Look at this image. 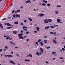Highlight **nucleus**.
<instances>
[{
    "label": "nucleus",
    "instance_id": "f257e3e1",
    "mask_svg": "<svg viewBox=\"0 0 65 65\" xmlns=\"http://www.w3.org/2000/svg\"><path fill=\"white\" fill-rule=\"evenodd\" d=\"M15 16H16V17H15ZM20 17V15H18V14H16V15H15V14H14L13 15V18H15V19L17 18V17H18L19 18Z\"/></svg>",
    "mask_w": 65,
    "mask_h": 65
},
{
    "label": "nucleus",
    "instance_id": "f03ea898",
    "mask_svg": "<svg viewBox=\"0 0 65 65\" xmlns=\"http://www.w3.org/2000/svg\"><path fill=\"white\" fill-rule=\"evenodd\" d=\"M44 22L45 23H48V20L47 19H45L44 20Z\"/></svg>",
    "mask_w": 65,
    "mask_h": 65
},
{
    "label": "nucleus",
    "instance_id": "7ed1b4c3",
    "mask_svg": "<svg viewBox=\"0 0 65 65\" xmlns=\"http://www.w3.org/2000/svg\"><path fill=\"white\" fill-rule=\"evenodd\" d=\"M40 50L41 52H42V53H43L44 52V50L42 48H40Z\"/></svg>",
    "mask_w": 65,
    "mask_h": 65
},
{
    "label": "nucleus",
    "instance_id": "20e7f679",
    "mask_svg": "<svg viewBox=\"0 0 65 65\" xmlns=\"http://www.w3.org/2000/svg\"><path fill=\"white\" fill-rule=\"evenodd\" d=\"M44 14H40L38 15V17H43L44 16Z\"/></svg>",
    "mask_w": 65,
    "mask_h": 65
},
{
    "label": "nucleus",
    "instance_id": "39448f33",
    "mask_svg": "<svg viewBox=\"0 0 65 65\" xmlns=\"http://www.w3.org/2000/svg\"><path fill=\"white\" fill-rule=\"evenodd\" d=\"M10 63H12L13 65H15V63L14 62H13V61L12 60H10Z\"/></svg>",
    "mask_w": 65,
    "mask_h": 65
},
{
    "label": "nucleus",
    "instance_id": "423d86ee",
    "mask_svg": "<svg viewBox=\"0 0 65 65\" xmlns=\"http://www.w3.org/2000/svg\"><path fill=\"white\" fill-rule=\"evenodd\" d=\"M53 42V43H55V44H57V41L54 39H53L52 40Z\"/></svg>",
    "mask_w": 65,
    "mask_h": 65
},
{
    "label": "nucleus",
    "instance_id": "0eeeda50",
    "mask_svg": "<svg viewBox=\"0 0 65 65\" xmlns=\"http://www.w3.org/2000/svg\"><path fill=\"white\" fill-rule=\"evenodd\" d=\"M31 2L30 1V0H28V1H27L26 2V3H31Z\"/></svg>",
    "mask_w": 65,
    "mask_h": 65
},
{
    "label": "nucleus",
    "instance_id": "6e6552de",
    "mask_svg": "<svg viewBox=\"0 0 65 65\" xmlns=\"http://www.w3.org/2000/svg\"><path fill=\"white\" fill-rule=\"evenodd\" d=\"M48 21H49V22H52V19H49L48 20Z\"/></svg>",
    "mask_w": 65,
    "mask_h": 65
},
{
    "label": "nucleus",
    "instance_id": "1a4fd4ad",
    "mask_svg": "<svg viewBox=\"0 0 65 65\" xmlns=\"http://www.w3.org/2000/svg\"><path fill=\"white\" fill-rule=\"evenodd\" d=\"M0 27L1 28H2V29H4V28H3L2 25L1 23H0Z\"/></svg>",
    "mask_w": 65,
    "mask_h": 65
},
{
    "label": "nucleus",
    "instance_id": "9d476101",
    "mask_svg": "<svg viewBox=\"0 0 65 65\" xmlns=\"http://www.w3.org/2000/svg\"><path fill=\"white\" fill-rule=\"evenodd\" d=\"M7 25L8 26H11V24H10L9 23H7Z\"/></svg>",
    "mask_w": 65,
    "mask_h": 65
},
{
    "label": "nucleus",
    "instance_id": "9b49d317",
    "mask_svg": "<svg viewBox=\"0 0 65 65\" xmlns=\"http://www.w3.org/2000/svg\"><path fill=\"white\" fill-rule=\"evenodd\" d=\"M42 41L41 42H40L39 44H41V45L42 46H43V43H42Z\"/></svg>",
    "mask_w": 65,
    "mask_h": 65
},
{
    "label": "nucleus",
    "instance_id": "f8f14e48",
    "mask_svg": "<svg viewBox=\"0 0 65 65\" xmlns=\"http://www.w3.org/2000/svg\"><path fill=\"white\" fill-rule=\"evenodd\" d=\"M57 21L58 22H60L61 21V20H60V19H57Z\"/></svg>",
    "mask_w": 65,
    "mask_h": 65
},
{
    "label": "nucleus",
    "instance_id": "ddd939ff",
    "mask_svg": "<svg viewBox=\"0 0 65 65\" xmlns=\"http://www.w3.org/2000/svg\"><path fill=\"white\" fill-rule=\"evenodd\" d=\"M36 54L37 56H40V55L39 54V52H36Z\"/></svg>",
    "mask_w": 65,
    "mask_h": 65
},
{
    "label": "nucleus",
    "instance_id": "4468645a",
    "mask_svg": "<svg viewBox=\"0 0 65 65\" xmlns=\"http://www.w3.org/2000/svg\"><path fill=\"white\" fill-rule=\"evenodd\" d=\"M24 61H28V62H30V60L28 59H25L24 60Z\"/></svg>",
    "mask_w": 65,
    "mask_h": 65
},
{
    "label": "nucleus",
    "instance_id": "2eb2a0df",
    "mask_svg": "<svg viewBox=\"0 0 65 65\" xmlns=\"http://www.w3.org/2000/svg\"><path fill=\"white\" fill-rule=\"evenodd\" d=\"M50 34H56V32H54V33H53L52 32H50Z\"/></svg>",
    "mask_w": 65,
    "mask_h": 65
},
{
    "label": "nucleus",
    "instance_id": "dca6fc26",
    "mask_svg": "<svg viewBox=\"0 0 65 65\" xmlns=\"http://www.w3.org/2000/svg\"><path fill=\"white\" fill-rule=\"evenodd\" d=\"M12 28V27L11 26L9 27H7V29H11Z\"/></svg>",
    "mask_w": 65,
    "mask_h": 65
},
{
    "label": "nucleus",
    "instance_id": "f3484780",
    "mask_svg": "<svg viewBox=\"0 0 65 65\" xmlns=\"http://www.w3.org/2000/svg\"><path fill=\"white\" fill-rule=\"evenodd\" d=\"M7 57H13V56H12V55H7Z\"/></svg>",
    "mask_w": 65,
    "mask_h": 65
},
{
    "label": "nucleus",
    "instance_id": "a211bd4d",
    "mask_svg": "<svg viewBox=\"0 0 65 65\" xmlns=\"http://www.w3.org/2000/svg\"><path fill=\"white\" fill-rule=\"evenodd\" d=\"M49 26H47L46 27H45V29H48L49 28Z\"/></svg>",
    "mask_w": 65,
    "mask_h": 65
},
{
    "label": "nucleus",
    "instance_id": "6ab92c4d",
    "mask_svg": "<svg viewBox=\"0 0 65 65\" xmlns=\"http://www.w3.org/2000/svg\"><path fill=\"white\" fill-rule=\"evenodd\" d=\"M29 56H30V57L32 58V55L31 54H29Z\"/></svg>",
    "mask_w": 65,
    "mask_h": 65
},
{
    "label": "nucleus",
    "instance_id": "aec40b11",
    "mask_svg": "<svg viewBox=\"0 0 65 65\" xmlns=\"http://www.w3.org/2000/svg\"><path fill=\"white\" fill-rule=\"evenodd\" d=\"M20 39H24V38L23 37H19Z\"/></svg>",
    "mask_w": 65,
    "mask_h": 65
},
{
    "label": "nucleus",
    "instance_id": "412c9836",
    "mask_svg": "<svg viewBox=\"0 0 65 65\" xmlns=\"http://www.w3.org/2000/svg\"><path fill=\"white\" fill-rule=\"evenodd\" d=\"M36 29H37V30L38 31H39V27H37L36 28Z\"/></svg>",
    "mask_w": 65,
    "mask_h": 65
},
{
    "label": "nucleus",
    "instance_id": "4be33fe9",
    "mask_svg": "<svg viewBox=\"0 0 65 65\" xmlns=\"http://www.w3.org/2000/svg\"><path fill=\"white\" fill-rule=\"evenodd\" d=\"M14 24H18V23L17 22H14Z\"/></svg>",
    "mask_w": 65,
    "mask_h": 65
},
{
    "label": "nucleus",
    "instance_id": "5701e85b",
    "mask_svg": "<svg viewBox=\"0 0 65 65\" xmlns=\"http://www.w3.org/2000/svg\"><path fill=\"white\" fill-rule=\"evenodd\" d=\"M44 42L45 44H46L47 43V41H46V40H45L44 41Z\"/></svg>",
    "mask_w": 65,
    "mask_h": 65
},
{
    "label": "nucleus",
    "instance_id": "b1692460",
    "mask_svg": "<svg viewBox=\"0 0 65 65\" xmlns=\"http://www.w3.org/2000/svg\"><path fill=\"white\" fill-rule=\"evenodd\" d=\"M46 4L45 3H43L42 4V5L43 6H45Z\"/></svg>",
    "mask_w": 65,
    "mask_h": 65
},
{
    "label": "nucleus",
    "instance_id": "393cba45",
    "mask_svg": "<svg viewBox=\"0 0 65 65\" xmlns=\"http://www.w3.org/2000/svg\"><path fill=\"white\" fill-rule=\"evenodd\" d=\"M43 2H44L45 3H47V1H45L44 0H43Z\"/></svg>",
    "mask_w": 65,
    "mask_h": 65
},
{
    "label": "nucleus",
    "instance_id": "a878e982",
    "mask_svg": "<svg viewBox=\"0 0 65 65\" xmlns=\"http://www.w3.org/2000/svg\"><path fill=\"white\" fill-rule=\"evenodd\" d=\"M10 43H11V44H13L14 45H15V44L13 43V42H12V41H10Z\"/></svg>",
    "mask_w": 65,
    "mask_h": 65
},
{
    "label": "nucleus",
    "instance_id": "bb28decb",
    "mask_svg": "<svg viewBox=\"0 0 65 65\" xmlns=\"http://www.w3.org/2000/svg\"><path fill=\"white\" fill-rule=\"evenodd\" d=\"M28 19L29 20H30V21H32V19H31V18H29Z\"/></svg>",
    "mask_w": 65,
    "mask_h": 65
},
{
    "label": "nucleus",
    "instance_id": "cd10ccee",
    "mask_svg": "<svg viewBox=\"0 0 65 65\" xmlns=\"http://www.w3.org/2000/svg\"><path fill=\"white\" fill-rule=\"evenodd\" d=\"M26 28H27V27H26L25 26H23V27H22V29H26Z\"/></svg>",
    "mask_w": 65,
    "mask_h": 65
},
{
    "label": "nucleus",
    "instance_id": "c85d7f7f",
    "mask_svg": "<svg viewBox=\"0 0 65 65\" xmlns=\"http://www.w3.org/2000/svg\"><path fill=\"white\" fill-rule=\"evenodd\" d=\"M10 37L9 36H8V37H6V39L7 40H8V39L10 38Z\"/></svg>",
    "mask_w": 65,
    "mask_h": 65
},
{
    "label": "nucleus",
    "instance_id": "c756f323",
    "mask_svg": "<svg viewBox=\"0 0 65 65\" xmlns=\"http://www.w3.org/2000/svg\"><path fill=\"white\" fill-rule=\"evenodd\" d=\"M19 34L21 36H22L23 34Z\"/></svg>",
    "mask_w": 65,
    "mask_h": 65
},
{
    "label": "nucleus",
    "instance_id": "7c9ffc66",
    "mask_svg": "<svg viewBox=\"0 0 65 65\" xmlns=\"http://www.w3.org/2000/svg\"><path fill=\"white\" fill-rule=\"evenodd\" d=\"M52 54H55L56 53L55 52H52Z\"/></svg>",
    "mask_w": 65,
    "mask_h": 65
},
{
    "label": "nucleus",
    "instance_id": "2f4dec72",
    "mask_svg": "<svg viewBox=\"0 0 65 65\" xmlns=\"http://www.w3.org/2000/svg\"><path fill=\"white\" fill-rule=\"evenodd\" d=\"M13 33L14 34H17V32L16 31H13Z\"/></svg>",
    "mask_w": 65,
    "mask_h": 65
},
{
    "label": "nucleus",
    "instance_id": "473e14b6",
    "mask_svg": "<svg viewBox=\"0 0 65 65\" xmlns=\"http://www.w3.org/2000/svg\"><path fill=\"white\" fill-rule=\"evenodd\" d=\"M55 13H56V14H58V12L57 11H56L55 12Z\"/></svg>",
    "mask_w": 65,
    "mask_h": 65
},
{
    "label": "nucleus",
    "instance_id": "72a5a7b5",
    "mask_svg": "<svg viewBox=\"0 0 65 65\" xmlns=\"http://www.w3.org/2000/svg\"><path fill=\"white\" fill-rule=\"evenodd\" d=\"M34 32H35V33H37V31H33Z\"/></svg>",
    "mask_w": 65,
    "mask_h": 65
},
{
    "label": "nucleus",
    "instance_id": "f704fd0d",
    "mask_svg": "<svg viewBox=\"0 0 65 65\" xmlns=\"http://www.w3.org/2000/svg\"><path fill=\"white\" fill-rule=\"evenodd\" d=\"M44 37L46 39V38H47V36H44Z\"/></svg>",
    "mask_w": 65,
    "mask_h": 65
},
{
    "label": "nucleus",
    "instance_id": "c9c22d12",
    "mask_svg": "<svg viewBox=\"0 0 65 65\" xmlns=\"http://www.w3.org/2000/svg\"><path fill=\"white\" fill-rule=\"evenodd\" d=\"M5 48L6 49H8V47H7L6 46H5Z\"/></svg>",
    "mask_w": 65,
    "mask_h": 65
},
{
    "label": "nucleus",
    "instance_id": "e433bc0d",
    "mask_svg": "<svg viewBox=\"0 0 65 65\" xmlns=\"http://www.w3.org/2000/svg\"><path fill=\"white\" fill-rule=\"evenodd\" d=\"M62 50H63V51H64L65 50V48H62Z\"/></svg>",
    "mask_w": 65,
    "mask_h": 65
},
{
    "label": "nucleus",
    "instance_id": "4c0bfd02",
    "mask_svg": "<svg viewBox=\"0 0 65 65\" xmlns=\"http://www.w3.org/2000/svg\"><path fill=\"white\" fill-rule=\"evenodd\" d=\"M6 20V19L5 18H4L3 19H2V21H4V20Z\"/></svg>",
    "mask_w": 65,
    "mask_h": 65
},
{
    "label": "nucleus",
    "instance_id": "58836bf2",
    "mask_svg": "<svg viewBox=\"0 0 65 65\" xmlns=\"http://www.w3.org/2000/svg\"><path fill=\"white\" fill-rule=\"evenodd\" d=\"M14 12H15V10H14L13 11H12L11 12L12 13H14Z\"/></svg>",
    "mask_w": 65,
    "mask_h": 65
},
{
    "label": "nucleus",
    "instance_id": "ea45409f",
    "mask_svg": "<svg viewBox=\"0 0 65 65\" xmlns=\"http://www.w3.org/2000/svg\"><path fill=\"white\" fill-rule=\"evenodd\" d=\"M21 25H24V24L22 23H21Z\"/></svg>",
    "mask_w": 65,
    "mask_h": 65
},
{
    "label": "nucleus",
    "instance_id": "a19ab883",
    "mask_svg": "<svg viewBox=\"0 0 65 65\" xmlns=\"http://www.w3.org/2000/svg\"><path fill=\"white\" fill-rule=\"evenodd\" d=\"M17 11L18 12H20V10H18Z\"/></svg>",
    "mask_w": 65,
    "mask_h": 65
},
{
    "label": "nucleus",
    "instance_id": "79ce46f5",
    "mask_svg": "<svg viewBox=\"0 0 65 65\" xmlns=\"http://www.w3.org/2000/svg\"><path fill=\"white\" fill-rule=\"evenodd\" d=\"M12 40V39L11 38H10H10H9V40Z\"/></svg>",
    "mask_w": 65,
    "mask_h": 65
},
{
    "label": "nucleus",
    "instance_id": "37998d69",
    "mask_svg": "<svg viewBox=\"0 0 65 65\" xmlns=\"http://www.w3.org/2000/svg\"><path fill=\"white\" fill-rule=\"evenodd\" d=\"M47 5L48 6H50V4L49 3H48L47 4Z\"/></svg>",
    "mask_w": 65,
    "mask_h": 65
},
{
    "label": "nucleus",
    "instance_id": "c03bdc74",
    "mask_svg": "<svg viewBox=\"0 0 65 65\" xmlns=\"http://www.w3.org/2000/svg\"><path fill=\"white\" fill-rule=\"evenodd\" d=\"M57 7H61V6L60 5H58V6H57Z\"/></svg>",
    "mask_w": 65,
    "mask_h": 65
},
{
    "label": "nucleus",
    "instance_id": "a18cd8bd",
    "mask_svg": "<svg viewBox=\"0 0 65 65\" xmlns=\"http://www.w3.org/2000/svg\"><path fill=\"white\" fill-rule=\"evenodd\" d=\"M50 48V47H47V49H48L49 48Z\"/></svg>",
    "mask_w": 65,
    "mask_h": 65
},
{
    "label": "nucleus",
    "instance_id": "49530a36",
    "mask_svg": "<svg viewBox=\"0 0 65 65\" xmlns=\"http://www.w3.org/2000/svg\"><path fill=\"white\" fill-rule=\"evenodd\" d=\"M16 55L17 56V57H19V55H18V54H16Z\"/></svg>",
    "mask_w": 65,
    "mask_h": 65
},
{
    "label": "nucleus",
    "instance_id": "de8ad7c7",
    "mask_svg": "<svg viewBox=\"0 0 65 65\" xmlns=\"http://www.w3.org/2000/svg\"><path fill=\"white\" fill-rule=\"evenodd\" d=\"M18 12L17 11H15V14H17V12Z\"/></svg>",
    "mask_w": 65,
    "mask_h": 65
},
{
    "label": "nucleus",
    "instance_id": "09e8293b",
    "mask_svg": "<svg viewBox=\"0 0 65 65\" xmlns=\"http://www.w3.org/2000/svg\"><path fill=\"white\" fill-rule=\"evenodd\" d=\"M24 22H25V23H26L27 22L26 20H24Z\"/></svg>",
    "mask_w": 65,
    "mask_h": 65
},
{
    "label": "nucleus",
    "instance_id": "8fccbe9b",
    "mask_svg": "<svg viewBox=\"0 0 65 65\" xmlns=\"http://www.w3.org/2000/svg\"><path fill=\"white\" fill-rule=\"evenodd\" d=\"M29 32H26V33L27 34H29Z\"/></svg>",
    "mask_w": 65,
    "mask_h": 65
},
{
    "label": "nucleus",
    "instance_id": "3c124183",
    "mask_svg": "<svg viewBox=\"0 0 65 65\" xmlns=\"http://www.w3.org/2000/svg\"><path fill=\"white\" fill-rule=\"evenodd\" d=\"M63 59L64 58H62V57L60 58V59Z\"/></svg>",
    "mask_w": 65,
    "mask_h": 65
},
{
    "label": "nucleus",
    "instance_id": "603ef678",
    "mask_svg": "<svg viewBox=\"0 0 65 65\" xmlns=\"http://www.w3.org/2000/svg\"><path fill=\"white\" fill-rule=\"evenodd\" d=\"M23 30L25 31H27V30L26 29H23Z\"/></svg>",
    "mask_w": 65,
    "mask_h": 65
},
{
    "label": "nucleus",
    "instance_id": "864d4df0",
    "mask_svg": "<svg viewBox=\"0 0 65 65\" xmlns=\"http://www.w3.org/2000/svg\"><path fill=\"white\" fill-rule=\"evenodd\" d=\"M8 18L9 19H10L11 18V17H8Z\"/></svg>",
    "mask_w": 65,
    "mask_h": 65
},
{
    "label": "nucleus",
    "instance_id": "5fc2aeb1",
    "mask_svg": "<svg viewBox=\"0 0 65 65\" xmlns=\"http://www.w3.org/2000/svg\"><path fill=\"white\" fill-rule=\"evenodd\" d=\"M50 27L52 28H54V27L53 26H51Z\"/></svg>",
    "mask_w": 65,
    "mask_h": 65
},
{
    "label": "nucleus",
    "instance_id": "6e6d98bb",
    "mask_svg": "<svg viewBox=\"0 0 65 65\" xmlns=\"http://www.w3.org/2000/svg\"><path fill=\"white\" fill-rule=\"evenodd\" d=\"M41 39H39V40L38 41L40 42L41 41Z\"/></svg>",
    "mask_w": 65,
    "mask_h": 65
},
{
    "label": "nucleus",
    "instance_id": "4d7b16f0",
    "mask_svg": "<svg viewBox=\"0 0 65 65\" xmlns=\"http://www.w3.org/2000/svg\"><path fill=\"white\" fill-rule=\"evenodd\" d=\"M2 50V49H0V52H1Z\"/></svg>",
    "mask_w": 65,
    "mask_h": 65
},
{
    "label": "nucleus",
    "instance_id": "13d9d810",
    "mask_svg": "<svg viewBox=\"0 0 65 65\" xmlns=\"http://www.w3.org/2000/svg\"><path fill=\"white\" fill-rule=\"evenodd\" d=\"M8 36H4V37H7Z\"/></svg>",
    "mask_w": 65,
    "mask_h": 65
},
{
    "label": "nucleus",
    "instance_id": "bf43d9fd",
    "mask_svg": "<svg viewBox=\"0 0 65 65\" xmlns=\"http://www.w3.org/2000/svg\"><path fill=\"white\" fill-rule=\"evenodd\" d=\"M23 31L22 30L21 31V32L22 33H23Z\"/></svg>",
    "mask_w": 65,
    "mask_h": 65
},
{
    "label": "nucleus",
    "instance_id": "052dcab7",
    "mask_svg": "<svg viewBox=\"0 0 65 65\" xmlns=\"http://www.w3.org/2000/svg\"><path fill=\"white\" fill-rule=\"evenodd\" d=\"M46 63L47 64H48V62L47 61H46Z\"/></svg>",
    "mask_w": 65,
    "mask_h": 65
},
{
    "label": "nucleus",
    "instance_id": "680f3d73",
    "mask_svg": "<svg viewBox=\"0 0 65 65\" xmlns=\"http://www.w3.org/2000/svg\"><path fill=\"white\" fill-rule=\"evenodd\" d=\"M36 44H37V45H38V43H37V42H36Z\"/></svg>",
    "mask_w": 65,
    "mask_h": 65
},
{
    "label": "nucleus",
    "instance_id": "e2e57ef3",
    "mask_svg": "<svg viewBox=\"0 0 65 65\" xmlns=\"http://www.w3.org/2000/svg\"><path fill=\"white\" fill-rule=\"evenodd\" d=\"M40 55H41L42 53L41 52H40L39 54Z\"/></svg>",
    "mask_w": 65,
    "mask_h": 65
},
{
    "label": "nucleus",
    "instance_id": "0e129e2a",
    "mask_svg": "<svg viewBox=\"0 0 65 65\" xmlns=\"http://www.w3.org/2000/svg\"><path fill=\"white\" fill-rule=\"evenodd\" d=\"M20 8H23V6H22L21 7H20Z\"/></svg>",
    "mask_w": 65,
    "mask_h": 65
},
{
    "label": "nucleus",
    "instance_id": "69168bd1",
    "mask_svg": "<svg viewBox=\"0 0 65 65\" xmlns=\"http://www.w3.org/2000/svg\"><path fill=\"white\" fill-rule=\"evenodd\" d=\"M27 36H25L24 37V38H25Z\"/></svg>",
    "mask_w": 65,
    "mask_h": 65
},
{
    "label": "nucleus",
    "instance_id": "338daca9",
    "mask_svg": "<svg viewBox=\"0 0 65 65\" xmlns=\"http://www.w3.org/2000/svg\"><path fill=\"white\" fill-rule=\"evenodd\" d=\"M29 39H27V42H28V41H29Z\"/></svg>",
    "mask_w": 65,
    "mask_h": 65
},
{
    "label": "nucleus",
    "instance_id": "774afa93",
    "mask_svg": "<svg viewBox=\"0 0 65 65\" xmlns=\"http://www.w3.org/2000/svg\"><path fill=\"white\" fill-rule=\"evenodd\" d=\"M11 54H13V52H11Z\"/></svg>",
    "mask_w": 65,
    "mask_h": 65
}]
</instances>
